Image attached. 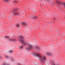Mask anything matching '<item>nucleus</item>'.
Instances as JSON below:
<instances>
[{"instance_id": "nucleus-1", "label": "nucleus", "mask_w": 65, "mask_h": 65, "mask_svg": "<svg viewBox=\"0 0 65 65\" xmlns=\"http://www.w3.org/2000/svg\"><path fill=\"white\" fill-rule=\"evenodd\" d=\"M20 39H19L21 41L22 44H23V45H27L28 44L27 42V40L24 39V37L22 36H19Z\"/></svg>"}, {"instance_id": "nucleus-2", "label": "nucleus", "mask_w": 65, "mask_h": 65, "mask_svg": "<svg viewBox=\"0 0 65 65\" xmlns=\"http://www.w3.org/2000/svg\"><path fill=\"white\" fill-rule=\"evenodd\" d=\"M34 55L35 56L38 57L41 60V63L43 64V63H44V61H45V59H46V57H45V56H44L42 57H41V56L40 54H37L35 53L34 54Z\"/></svg>"}, {"instance_id": "nucleus-3", "label": "nucleus", "mask_w": 65, "mask_h": 65, "mask_svg": "<svg viewBox=\"0 0 65 65\" xmlns=\"http://www.w3.org/2000/svg\"><path fill=\"white\" fill-rule=\"evenodd\" d=\"M16 11H17V9H14L13 10V12H14L13 14V15H19L20 13H19L18 12H16Z\"/></svg>"}, {"instance_id": "nucleus-4", "label": "nucleus", "mask_w": 65, "mask_h": 65, "mask_svg": "<svg viewBox=\"0 0 65 65\" xmlns=\"http://www.w3.org/2000/svg\"><path fill=\"white\" fill-rule=\"evenodd\" d=\"M6 38L9 41H16V40L14 39L10 38L9 36H6Z\"/></svg>"}, {"instance_id": "nucleus-5", "label": "nucleus", "mask_w": 65, "mask_h": 65, "mask_svg": "<svg viewBox=\"0 0 65 65\" xmlns=\"http://www.w3.org/2000/svg\"><path fill=\"white\" fill-rule=\"evenodd\" d=\"M33 46L31 45H28V48H27V50H30L33 49Z\"/></svg>"}, {"instance_id": "nucleus-6", "label": "nucleus", "mask_w": 65, "mask_h": 65, "mask_svg": "<svg viewBox=\"0 0 65 65\" xmlns=\"http://www.w3.org/2000/svg\"><path fill=\"white\" fill-rule=\"evenodd\" d=\"M54 62V61L52 60V61L50 62V63L52 65H60L59 63H55V64Z\"/></svg>"}, {"instance_id": "nucleus-7", "label": "nucleus", "mask_w": 65, "mask_h": 65, "mask_svg": "<svg viewBox=\"0 0 65 65\" xmlns=\"http://www.w3.org/2000/svg\"><path fill=\"white\" fill-rule=\"evenodd\" d=\"M21 25H23L24 26H26L27 25V23L25 21L21 23Z\"/></svg>"}, {"instance_id": "nucleus-8", "label": "nucleus", "mask_w": 65, "mask_h": 65, "mask_svg": "<svg viewBox=\"0 0 65 65\" xmlns=\"http://www.w3.org/2000/svg\"><path fill=\"white\" fill-rule=\"evenodd\" d=\"M3 1L4 2H7V3H8V2L10 1V0H3Z\"/></svg>"}, {"instance_id": "nucleus-9", "label": "nucleus", "mask_w": 65, "mask_h": 65, "mask_svg": "<svg viewBox=\"0 0 65 65\" xmlns=\"http://www.w3.org/2000/svg\"><path fill=\"white\" fill-rule=\"evenodd\" d=\"M46 54L48 56H50V55H51V53L49 52H47L46 53Z\"/></svg>"}, {"instance_id": "nucleus-10", "label": "nucleus", "mask_w": 65, "mask_h": 65, "mask_svg": "<svg viewBox=\"0 0 65 65\" xmlns=\"http://www.w3.org/2000/svg\"><path fill=\"white\" fill-rule=\"evenodd\" d=\"M18 1H12L13 3H15V2H16V3H18Z\"/></svg>"}, {"instance_id": "nucleus-11", "label": "nucleus", "mask_w": 65, "mask_h": 65, "mask_svg": "<svg viewBox=\"0 0 65 65\" xmlns=\"http://www.w3.org/2000/svg\"><path fill=\"white\" fill-rule=\"evenodd\" d=\"M54 21H50L48 22V24H51V23H54Z\"/></svg>"}, {"instance_id": "nucleus-12", "label": "nucleus", "mask_w": 65, "mask_h": 65, "mask_svg": "<svg viewBox=\"0 0 65 65\" xmlns=\"http://www.w3.org/2000/svg\"><path fill=\"white\" fill-rule=\"evenodd\" d=\"M56 3H57V4H61V3L60 2L57 1H56Z\"/></svg>"}, {"instance_id": "nucleus-13", "label": "nucleus", "mask_w": 65, "mask_h": 65, "mask_svg": "<svg viewBox=\"0 0 65 65\" xmlns=\"http://www.w3.org/2000/svg\"><path fill=\"white\" fill-rule=\"evenodd\" d=\"M16 26L17 28H19V27L20 26V25L19 24H17L16 25Z\"/></svg>"}, {"instance_id": "nucleus-14", "label": "nucleus", "mask_w": 65, "mask_h": 65, "mask_svg": "<svg viewBox=\"0 0 65 65\" xmlns=\"http://www.w3.org/2000/svg\"><path fill=\"white\" fill-rule=\"evenodd\" d=\"M20 48H23V45H21L20 46Z\"/></svg>"}, {"instance_id": "nucleus-15", "label": "nucleus", "mask_w": 65, "mask_h": 65, "mask_svg": "<svg viewBox=\"0 0 65 65\" xmlns=\"http://www.w3.org/2000/svg\"><path fill=\"white\" fill-rule=\"evenodd\" d=\"M63 5V7H64V8H65V4L64 3H63L62 4Z\"/></svg>"}, {"instance_id": "nucleus-16", "label": "nucleus", "mask_w": 65, "mask_h": 65, "mask_svg": "<svg viewBox=\"0 0 65 65\" xmlns=\"http://www.w3.org/2000/svg\"><path fill=\"white\" fill-rule=\"evenodd\" d=\"M33 18L34 19H37V17L36 16H35L33 17Z\"/></svg>"}, {"instance_id": "nucleus-17", "label": "nucleus", "mask_w": 65, "mask_h": 65, "mask_svg": "<svg viewBox=\"0 0 65 65\" xmlns=\"http://www.w3.org/2000/svg\"><path fill=\"white\" fill-rule=\"evenodd\" d=\"M35 48H36V49H39V47L38 46H37L35 47Z\"/></svg>"}, {"instance_id": "nucleus-18", "label": "nucleus", "mask_w": 65, "mask_h": 65, "mask_svg": "<svg viewBox=\"0 0 65 65\" xmlns=\"http://www.w3.org/2000/svg\"><path fill=\"white\" fill-rule=\"evenodd\" d=\"M13 52V51L12 50H11L9 51V52L10 53H12Z\"/></svg>"}, {"instance_id": "nucleus-19", "label": "nucleus", "mask_w": 65, "mask_h": 65, "mask_svg": "<svg viewBox=\"0 0 65 65\" xmlns=\"http://www.w3.org/2000/svg\"><path fill=\"white\" fill-rule=\"evenodd\" d=\"M5 57L6 58H8V56H7V55H5Z\"/></svg>"}, {"instance_id": "nucleus-20", "label": "nucleus", "mask_w": 65, "mask_h": 65, "mask_svg": "<svg viewBox=\"0 0 65 65\" xmlns=\"http://www.w3.org/2000/svg\"><path fill=\"white\" fill-rule=\"evenodd\" d=\"M53 19H54V20H56V19L55 18H53Z\"/></svg>"}, {"instance_id": "nucleus-21", "label": "nucleus", "mask_w": 65, "mask_h": 65, "mask_svg": "<svg viewBox=\"0 0 65 65\" xmlns=\"http://www.w3.org/2000/svg\"><path fill=\"white\" fill-rule=\"evenodd\" d=\"M1 57L0 56V59H1Z\"/></svg>"}]
</instances>
